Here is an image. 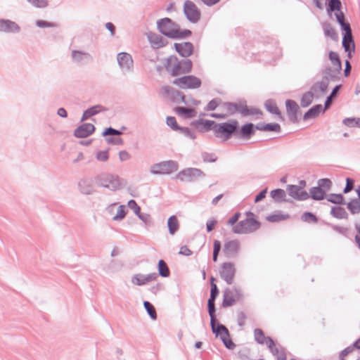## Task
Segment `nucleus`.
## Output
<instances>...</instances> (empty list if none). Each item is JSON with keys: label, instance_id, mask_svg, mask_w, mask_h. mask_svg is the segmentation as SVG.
<instances>
[{"label": "nucleus", "instance_id": "obj_1", "mask_svg": "<svg viewBox=\"0 0 360 360\" xmlns=\"http://www.w3.org/2000/svg\"><path fill=\"white\" fill-rule=\"evenodd\" d=\"M157 29L164 36L172 39H184L190 37V30H181L180 25L171 18L165 17L157 20Z\"/></svg>", "mask_w": 360, "mask_h": 360}, {"label": "nucleus", "instance_id": "obj_2", "mask_svg": "<svg viewBox=\"0 0 360 360\" xmlns=\"http://www.w3.org/2000/svg\"><path fill=\"white\" fill-rule=\"evenodd\" d=\"M248 217L240 221L232 227V232L236 234H247L252 233L260 228L261 223L255 218V214L251 212L246 213Z\"/></svg>", "mask_w": 360, "mask_h": 360}, {"label": "nucleus", "instance_id": "obj_3", "mask_svg": "<svg viewBox=\"0 0 360 360\" xmlns=\"http://www.w3.org/2000/svg\"><path fill=\"white\" fill-rule=\"evenodd\" d=\"M94 181L98 186L112 191L120 190L122 188V179L117 175L110 173L99 174L95 176Z\"/></svg>", "mask_w": 360, "mask_h": 360}, {"label": "nucleus", "instance_id": "obj_4", "mask_svg": "<svg viewBox=\"0 0 360 360\" xmlns=\"http://www.w3.org/2000/svg\"><path fill=\"white\" fill-rule=\"evenodd\" d=\"M239 129V122L236 120H231L226 122L216 124L214 136L223 139L224 141L236 137V130Z\"/></svg>", "mask_w": 360, "mask_h": 360}, {"label": "nucleus", "instance_id": "obj_5", "mask_svg": "<svg viewBox=\"0 0 360 360\" xmlns=\"http://www.w3.org/2000/svg\"><path fill=\"white\" fill-rule=\"evenodd\" d=\"M212 332L215 338L219 337L224 347L230 350H233L236 347V344L231 338V335L228 328L222 323H217V326L211 328Z\"/></svg>", "mask_w": 360, "mask_h": 360}, {"label": "nucleus", "instance_id": "obj_6", "mask_svg": "<svg viewBox=\"0 0 360 360\" xmlns=\"http://www.w3.org/2000/svg\"><path fill=\"white\" fill-rule=\"evenodd\" d=\"M172 83L180 89H195L200 87L202 85L201 79L193 75H184L176 78Z\"/></svg>", "mask_w": 360, "mask_h": 360}, {"label": "nucleus", "instance_id": "obj_7", "mask_svg": "<svg viewBox=\"0 0 360 360\" xmlns=\"http://www.w3.org/2000/svg\"><path fill=\"white\" fill-rule=\"evenodd\" d=\"M178 169V163L174 160L162 161L153 165L150 172L153 174H169Z\"/></svg>", "mask_w": 360, "mask_h": 360}, {"label": "nucleus", "instance_id": "obj_8", "mask_svg": "<svg viewBox=\"0 0 360 360\" xmlns=\"http://www.w3.org/2000/svg\"><path fill=\"white\" fill-rule=\"evenodd\" d=\"M184 14L187 20L195 24L201 18V11L198 6L191 0H186L183 6Z\"/></svg>", "mask_w": 360, "mask_h": 360}, {"label": "nucleus", "instance_id": "obj_9", "mask_svg": "<svg viewBox=\"0 0 360 360\" xmlns=\"http://www.w3.org/2000/svg\"><path fill=\"white\" fill-rule=\"evenodd\" d=\"M287 191L290 197L297 200H307L309 196L311 199L315 200V186L309 189V195L300 186L292 184L288 185Z\"/></svg>", "mask_w": 360, "mask_h": 360}, {"label": "nucleus", "instance_id": "obj_10", "mask_svg": "<svg viewBox=\"0 0 360 360\" xmlns=\"http://www.w3.org/2000/svg\"><path fill=\"white\" fill-rule=\"evenodd\" d=\"M205 174L200 169L188 167L180 171L176 174V179L181 181L192 182L199 178L205 177Z\"/></svg>", "mask_w": 360, "mask_h": 360}, {"label": "nucleus", "instance_id": "obj_11", "mask_svg": "<svg viewBox=\"0 0 360 360\" xmlns=\"http://www.w3.org/2000/svg\"><path fill=\"white\" fill-rule=\"evenodd\" d=\"M236 269L233 263L227 262H224L219 270V275L227 285H231L233 282Z\"/></svg>", "mask_w": 360, "mask_h": 360}, {"label": "nucleus", "instance_id": "obj_12", "mask_svg": "<svg viewBox=\"0 0 360 360\" xmlns=\"http://www.w3.org/2000/svg\"><path fill=\"white\" fill-rule=\"evenodd\" d=\"M240 250V243L237 239L226 240L223 247V253L227 259L236 257Z\"/></svg>", "mask_w": 360, "mask_h": 360}, {"label": "nucleus", "instance_id": "obj_13", "mask_svg": "<svg viewBox=\"0 0 360 360\" xmlns=\"http://www.w3.org/2000/svg\"><path fill=\"white\" fill-rule=\"evenodd\" d=\"M165 69L172 77L184 75L181 60L174 55L167 58L165 64Z\"/></svg>", "mask_w": 360, "mask_h": 360}, {"label": "nucleus", "instance_id": "obj_14", "mask_svg": "<svg viewBox=\"0 0 360 360\" xmlns=\"http://www.w3.org/2000/svg\"><path fill=\"white\" fill-rule=\"evenodd\" d=\"M322 78L319 82H316V88L319 89L321 94H326L328 92V88L330 82H335L340 80V75H335V77H332L333 73L323 70L321 72Z\"/></svg>", "mask_w": 360, "mask_h": 360}, {"label": "nucleus", "instance_id": "obj_15", "mask_svg": "<svg viewBox=\"0 0 360 360\" xmlns=\"http://www.w3.org/2000/svg\"><path fill=\"white\" fill-rule=\"evenodd\" d=\"M117 63L124 74L133 72L134 63L131 56L126 52H120L117 56Z\"/></svg>", "mask_w": 360, "mask_h": 360}, {"label": "nucleus", "instance_id": "obj_16", "mask_svg": "<svg viewBox=\"0 0 360 360\" xmlns=\"http://www.w3.org/2000/svg\"><path fill=\"white\" fill-rule=\"evenodd\" d=\"M162 90L165 94L169 98L172 102L175 103L176 104H187L185 96L181 91L176 90L174 88L169 86H163Z\"/></svg>", "mask_w": 360, "mask_h": 360}, {"label": "nucleus", "instance_id": "obj_17", "mask_svg": "<svg viewBox=\"0 0 360 360\" xmlns=\"http://www.w3.org/2000/svg\"><path fill=\"white\" fill-rule=\"evenodd\" d=\"M332 186L333 183L330 179L328 178L319 179L316 186V201L325 199L327 192L330 191Z\"/></svg>", "mask_w": 360, "mask_h": 360}, {"label": "nucleus", "instance_id": "obj_18", "mask_svg": "<svg viewBox=\"0 0 360 360\" xmlns=\"http://www.w3.org/2000/svg\"><path fill=\"white\" fill-rule=\"evenodd\" d=\"M342 8V2L340 0H330L327 4L326 11L328 14H330L332 12L336 11L335 17L337 22L339 25L342 24L345 21V15L343 12L341 11Z\"/></svg>", "mask_w": 360, "mask_h": 360}, {"label": "nucleus", "instance_id": "obj_19", "mask_svg": "<svg viewBox=\"0 0 360 360\" xmlns=\"http://www.w3.org/2000/svg\"><path fill=\"white\" fill-rule=\"evenodd\" d=\"M255 125L251 122L246 123L236 130V137L240 139L248 140L255 133Z\"/></svg>", "mask_w": 360, "mask_h": 360}, {"label": "nucleus", "instance_id": "obj_20", "mask_svg": "<svg viewBox=\"0 0 360 360\" xmlns=\"http://www.w3.org/2000/svg\"><path fill=\"white\" fill-rule=\"evenodd\" d=\"M285 108L288 117L290 122L295 123L298 121V114L300 112V107L298 104L292 99L285 101Z\"/></svg>", "mask_w": 360, "mask_h": 360}, {"label": "nucleus", "instance_id": "obj_21", "mask_svg": "<svg viewBox=\"0 0 360 360\" xmlns=\"http://www.w3.org/2000/svg\"><path fill=\"white\" fill-rule=\"evenodd\" d=\"M266 346L277 360H286L285 349L281 345L276 347L274 340L271 338H268Z\"/></svg>", "mask_w": 360, "mask_h": 360}, {"label": "nucleus", "instance_id": "obj_22", "mask_svg": "<svg viewBox=\"0 0 360 360\" xmlns=\"http://www.w3.org/2000/svg\"><path fill=\"white\" fill-rule=\"evenodd\" d=\"M174 47L178 54L185 58L191 56L194 51V46L189 41L174 43Z\"/></svg>", "mask_w": 360, "mask_h": 360}, {"label": "nucleus", "instance_id": "obj_23", "mask_svg": "<svg viewBox=\"0 0 360 360\" xmlns=\"http://www.w3.org/2000/svg\"><path fill=\"white\" fill-rule=\"evenodd\" d=\"M329 59L330 60L333 67L327 66L325 68V70L333 72L332 77H335V75H340L342 70V63L338 54L334 51H330Z\"/></svg>", "mask_w": 360, "mask_h": 360}, {"label": "nucleus", "instance_id": "obj_24", "mask_svg": "<svg viewBox=\"0 0 360 360\" xmlns=\"http://www.w3.org/2000/svg\"><path fill=\"white\" fill-rule=\"evenodd\" d=\"M96 127L91 123H83L77 127L73 133V135L77 138H86L94 133Z\"/></svg>", "mask_w": 360, "mask_h": 360}, {"label": "nucleus", "instance_id": "obj_25", "mask_svg": "<svg viewBox=\"0 0 360 360\" xmlns=\"http://www.w3.org/2000/svg\"><path fill=\"white\" fill-rule=\"evenodd\" d=\"M20 30V27L15 22L9 19H0V32L17 34Z\"/></svg>", "mask_w": 360, "mask_h": 360}, {"label": "nucleus", "instance_id": "obj_26", "mask_svg": "<svg viewBox=\"0 0 360 360\" xmlns=\"http://www.w3.org/2000/svg\"><path fill=\"white\" fill-rule=\"evenodd\" d=\"M147 37L153 49H158L168 44L167 40L158 34L149 32Z\"/></svg>", "mask_w": 360, "mask_h": 360}, {"label": "nucleus", "instance_id": "obj_27", "mask_svg": "<svg viewBox=\"0 0 360 360\" xmlns=\"http://www.w3.org/2000/svg\"><path fill=\"white\" fill-rule=\"evenodd\" d=\"M108 109L101 105L98 104L93 105L83 112L80 121L84 122L100 112H105Z\"/></svg>", "mask_w": 360, "mask_h": 360}, {"label": "nucleus", "instance_id": "obj_28", "mask_svg": "<svg viewBox=\"0 0 360 360\" xmlns=\"http://www.w3.org/2000/svg\"><path fill=\"white\" fill-rule=\"evenodd\" d=\"M78 189L83 195H91L95 192L93 181L91 179H83L78 182Z\"/></svg>", "mask_w": 360, "mask_h": 360}, {"label": "nucleus", "instance_id": "obj_29", "mask_svg": "<svg viewBox=\"0 0 360 360\" xmlns=\"http://www.w3.org/2000/svg\"><path fill=\"white\" fill-rule=\"evenodd\" d=\"M237 112H240L244 116L262 115V112L259 109L255 108H249L247 105L245 101H244L243 103H237Z\"/></svg>", "mask_w": 360, "mask_h": 360}, {"label": "nucleus", "instance_id": "obj_30", "mask_svg": "<svg viewBox=\"0 0 360 360\" xmlns=\"http://www.w3.org/2000/svg\"><path fill=\"white\" fill-rule=\"evenodd\" d=\"M342 46L345 49V51L347 53L348 58H351L352 57V53L355 51V44L352 34L343 35Z\"/></svg>", "mask_w": 360, "mask_h": 360}, {"label": "nucleus", "instance_id": "obj_31", "mask_svg": "<svg viewBox=\"0 0 360 360\" xmlns=\"http://www.w3.org/2000/svg\"><path fill=\"white\" fill-rule=\"evenodd\" d=\"M257 130L263 131H274L279 133L281 131V125L278 123H264L259 122L255 125Z\"/></svg>", "mask_w": 360, "mask_h": 360}, {"label": "nucleus", "instance_id": "obj_32", "mask_svg": "<svg viewBox=\"0 0 360 360\" xmlns=\"http://www.w3.org/2000/svg\"><path fill=\"white\" fill-rule=\"evenodd\" d=\"M315 96V84L311 85L310 90L304 93L301 97L300 105L302 108L308 107L311 103Z\"/></svg>", "mask_w": 360, "mask_h": 360}, {"label": "nucleus", "instance_id": "obj_33", "mask_svg": "<svg viewBox=\"0 0 360 360\" xmlns=\"http://www.w3.org/2000/svg\"><path fill=\"white\" fill-rule=\"evenodd\" d=\"M236 303V299L233 296L232 290L226 288L224 290L223 294V300H222V307L227 308L229 307L233 306Z\"/></svg>", "mask_w": 360, "mask_h": 360}, {"label": "nucleus", "instance_id": "obj_34", "mask_svg": "<svg viewBox=\"0 0 360 360\" xmlns=\"http://www.w3.org/2000/svg\"><path fill=\"white\" fill-rule=\"evenodd\" d=\"M72 58L74 62L81 63L83 61L91 60L92 57L90 53L87 52L73 50L72 51Z\"/></svg>", "mask_w": 360, "mask_h": 360}, {"label": "nucleus", "instance_id": "obj_35", "mask_svg": "<svg viewBox=\"0 0 360 360\" xmlns=\"http://www.w3.org/2000/svg\"><path fill=\"white\" fill-rule=\"evenodd\" d=\"M174 111L177 115L184 118H192L195 115V109L193 108L177 106L174 108Z\"/></svg>", "mask_w": 360, "mask_h": 360}, {"label": "nucleus", "instance_id": "obj_36", "mask_svg": "<svg viewBox=\"0 0 360 360\" xmlns=\"http://www.w3.org/2000/svg\"><path fill=\"white\" fill-rule=\"evenodd\" d=\"M207 311L210 317V327L211 328L215 327L217 323H220L217 319L216 316V307L215 302H207Z\"/></svg>", "mask_w": 360, "mask_h": 360}, {"label": "nucleus", "instance_id": "obj_37", "mask_svg": "<svg viewBox=\"0 0 360 360\" xmlns=\"http://www.w3.org/2000/svg\"><path fill=\"white\" fill-rule=\"evenodd\" d=\"M330 214L336 219H348V214L345 209L340 206L333 207L330 210Z\"/></svg>", "mask_w": 360, "mask_h": 360}, {"label": "nucleus", "instance_id": "obj_38", "mask_svg": "<svg viewBox=\"0 0 360 360\" xmlns=\"http://www.w3.org/2000/svg\"><path fill=\"white\" fill-rule=\"evenodd\" d=\"M270 195L276 202H288V200L285 199L286 194L285 191L281 188L272 190L270 193Z\"/></svg>", "mask_w": 360, "mask_h": 360}, {"label": "nucleus", "instance_id": "obj_39", "mask_svg": "<svg viewBox=\"0 0 360 360\" xmlns=\"http://www.w3.org/2000/svg\"><path fill=\"white\" fill-rule=\"evenodd\" d=\"M322 27L324 34L326 37H330L333 41H338V35L329 22H323L322 24Z\"/></svg>", "mask_w": 360, "mask_h": 360}, {"label": "nucleus", "instance_id": "obj_40", "mask_svg": "<svg viewBox=\"0 0 360 360\" xmlns=\"http://www.w3.org/2000/svg\"><path fill=\"white\" fill-rule=\"evenodd\" d=\"M167 227L169 233L171 235H174L179 230V223L176 216L172 215L169 217L167 220Z\"/></svg>", "mask_w": 360, "mask_h": 360}, {"label": "nucleus", "instance_id": "obj_41", "mask_svg": "<svg viewBox=\"0 0 360 360\" xmlns=\"http://www.w3.org/2000/svg\"><path fill=\"white\" fill-rule=\"evenodd\" d=\"M264 107L266 110L273 115H276L281 117V112L278 108L276 103L271 99L265 101Z\"/></svg>", "mask_w": 360, "mask_h": 360}, {"label": "nucleus", "instance_id": "obj_42", "mask_svg": "<svg viewBox=\"0 0 360 360\" xmlns=\"http://www.w3.org/2000/svg\"><path fill=\"white\" fill-rule=\"evenodd\" d=\"M342 88V84L336 85L330 92V95L326 98V108H330L332 105L333 101L337 98L338 94L340 89Z\"/></svg>", "mask_w": 360, "mask_h": 360}, {"label": "nucleus", "instance_id": "obj_43", "mask_svg": "<svg viewBox=\"0 0 360 360\" xmlns=\"http://www.w3.org/2000/svg\"><path fill=\"white\" fill-rule=\"evenodd\" d=\"M328 202L337 205H345V198L340 194L330 193L325 198Z\"/></svg>", "mask_w": 360, "mask_h": 360}, {"label": "nucleus", "instance_id": "obj_44", "mask_svg": "<svg viewBox=\"0 0 360 360\" xmlns=\"http://www.w3.org/2000/svg\"><path fill=\"white\" fill-rule=\"evenodd\" d=\"M197 124L200 125L202 129L205 131H209L210 130H213L214 132V129L216 128L217 123L213 120H199L196 121Z\"/></svg>", "mask_w": 360, "mask_h": 360}, {"label": "nucleus", "instance_id": "obj_45", "mask_svg": "<svg viewBox=\"0 0 360 360\" xmlns=\"http://www.w3.org/2000/svg\"><path fill=\"white\" fill-rule=\"evenodd\" d=\"M158 274L160 276L167 278L170 275L169 269L163 259H160L158 264Z\"/></svg>", "mask_w": 360, "mask_h": 360}, {"label": "nucleus", "instance_id": "obj_46", "mask_svg": "<svg viewBox=\"0 0 360 360\" xmlns=\"http://www.w3.org/2000/svg\"><path fill=\"white\" fill-rule=\"evenodd\" d=\"M255 340L259 345L266 344L269 336H265L264 331L260 328H255L254 330Z\"/></svg>", "mask_w": 360, "mask_h": 360}, {"label": "nucleus", "instance_id": "obj_47", "mask_svg": "<svg viewBox=\"0 0 360 360\" xmlns=\"http://www.w3.org/2000/svg\"><path fill=\"white\" fill-rule=\"evenodd\" d=\"M347 209L352 214L360 212V200L357 198L352 199L347 205Z\"/></svg>", "mask_w": 360, "mask_h": 360}, {"label": "nucleus", "instance_id": "obj_48", "mask_svg": "<svg viewBox=\"0 0 360 360\" xmlns=\"http://www.w3.org/2000/svg\"><path fill=\"white\" fill-rule=\"evenodd\" d=\"M143 307L152 320L157 319V313L154 306L149 301H143Z\"/></svg>", "mask_w": 360, "mask_h": 360}, {"label": "nucleus", "instance_id": "obj_49", "mask_svg": "<svg viewBox=\"0 0 360 360\" xmlns=\"http://www.w3.org/2000/svg\"><path fill=\"white\" fill-rule=\"evenodd\" d=\"M289 217H290L289 214H281V212H279V213L273 214H270V215L267 216L266 220L269 221V222L275 223V222H279L283 220H285V219H288Z\"/></svg>", "mask_w": 360, "mask_h": 360}, {"label": "nucleus", "instance_id": "obj_50", "mask_svg": "<svg viewBox=\"0 0 360 360\" xmlns=\"http://www.w3.org/2000/svg\"><path fill=\"white\" fill-rule=\"evenodd\" d=\"M35 25L39 28L44 27H58L59 25L57 22H49L44 20H37L35 22Z\"/></svg>", "mask_w": 360, "mask_h": 360}, {"label": "nucleus", "instance_id": "obj_51", "mask_svg": "<svg viewBox=\"0 0 360 360\" xmlns=\"http://www.w3.org/2000/svg\"><path fill=\"white\" fill-rule=\"evenodd\" d=\"M166 124L168 127H169L173 131H177L180 129L181 126H179L176 122V120L173 116H168L166 118Z\"/></svg>", "mask_w": 360, "mask_h": 360}, {"label": "nucleus", "instance_id": "obj_52", "mask_svg": "<svg viewBox=\"0 0 360 360\" xmlns=\"http://www.w3.org/2000/svg\"><path fill=\"white\" fill-rule=\"evenodd\" d=\"M177 132L184 134L185 136L191 139H195L196 138L195 134L189 127H181L179 131H177Z\"/></svg>", "mask_w": 360, "mask_h": 360}, {"label": "nucleus", "instance_id": "obj_53", "mask_svg": "<svg viewBox=\"0 0 360 360\" xmlns=\"http://www.w3.org/2000/svg\"><path fill=\"white\" fill-rule=\"evenodd\" d=\"M181 62L184 75L189 73L193 68V62L191 61V60L186 58V59L181 60Z\"/></svg>", "mask_w": 360, "mask_h": 360}, {"label": "nucleus", "instance_id": "obj_54", "mask_svg": "<svg viewBox=\"0 0 360 360\" xmlns=\"http://www.w3.org/2000/svg\"><path fill=\"white\" fill-rule=\"evenodd\" d=\"M32 6L38 8H44L48 6V0H27Z\"/></svg>", "mask_w": 360, "mask_h": 360}, {"label": "nucleus", "instance_id": "obj_55", "mask_svg": "<svg viewBox=\"0 0 360 360\" xmlns=\"http://www.w3.org/2000/svg\"><path fill=\"white\" fill-rule=\"evenodd\" d=\"M219 294V288L217 284H212V288H210V295L208 299V302H215L217 297Z\"/></svg>", "mask_w": 360, "mask_h": 360}, {"label": "nucleus", "instance_id": "obj_56", "mask_svg": "<svg viewBox=\"0 0 360 360\" xmlns=\"http://www.w3.org/2000/svg\"><path fill=\"white\" fill-rule=\"evenodd\" d=\"M221 102L220 98H214L211 100L205 108V111H213L219 105Z\"/></svg>", "mask_w": 360, "mask_h": 360}, {"label": "nucleus", "instance_id": "obj_57", "mask_svg": "<svg viewBox=\"0 0 360 360\" xmlns=\"http://www.w3.org/2000/svg\"><path fill=\"white\" fill-rule=\"evenodd\" d=\"M132 282L137 285H143L146 284L145 275L141 274L134 275L132 277Z\"/></svg>", "mask_w": 360, "mask_h": 360}, {"label": "nucleus", "instance_id": "obj_58", "mask_svg": "<svg viewBox=\"0 0 360 360\" xmlns=\"http://www.w3.org/2000/svg\"><path fill=\"white\" fill-rule=\"evenodd\" d=\"M202 158L205 162H214L217 160V157L214 153H210L207 152L202 153Z\"/></svg>", "mask_w": 360, "mask_h": 360}, {"label": "nucleus", "instance_id": "obj_59", "mask_svg": "<svg viewBox=\"0 0 360 360\" xmlns=\"http://www.w3.org/2000/svg\"><path fill=\"white\" fill-rule=\"evenodd\" d=\"M126 214L127 212L124 207L123 205H120L117 208V214L113 217V220H121L125 217Z\"/></svg>", "mask_w": 360, "mask_h": 360}, {"label": "nucleus", "instance_id": "obj_60", "mask_svg": "<svg viewBox=\"0 0 360 360\" xmlns=\"http://www.w3.org/2000/svg\"><path fill=\"white\" fill-rule=\"evenodd\" d=\"M224 105L230 115H233L237 112V103L225 102Z\"/></svg>", "mask_w": 360, "mask_h": 360}, {"label": "nucleus", "instance_id": "obj_61", "mask_svg": "<svg viewBox=\"0 0 360 360\" xmlns=\"http://www.w3.org/2000/svg\"><path fill=\"white\" fill-rule=\"evenodd\" d=\"M301 219L304 222L315 223V214L310 212H305L301 216Z\"/></svg>", "mask_w": 360, "mask_h": 360}, {"label": "nucleus", "instance_id": "obj_62", "mask_svg": "<svg viewBox=\"0 0 360 360\" xmlns=\"http://www.w3.org/2000/svg\"><path fill=\"white\" fill-rule=\"evenodd\" d=\"M96 158L98 161L105 162L109 158L108 149L105 150H101L96 153Z\"/></svg>", "mask_w": 360, "mask_h": 360}, {"label": "nucleus", "instance_id": "obj_63", "mask_svg": "<svg viewBox=\"0 0 360 360\" xmlns=\"http://www.w3.org/2000/svg\"><path fill=\"white\" fill-rule=\"evenodd\" d=\"M354 180L351 178H347L346 179V185L345 187L343 189L344 193H348L354 188Z\"/></svg>", "mask_w": 360, "mask_h": 360}, {"label": "nucleus", "instance_id": "obj_64", "mask_svg": "<svg viewBox=\"0 0 360 360\" xmlns=\"http://www.w3.org/2000/svg\"><path fill=\"white\" fill-rule=\"evenodd\" d=\"M128 207L134 211L136 214H140L141 207L134 200H130L128 202Z\"/></svg>", "mask_w": 360, "mask_h": 360}]
</instances>
